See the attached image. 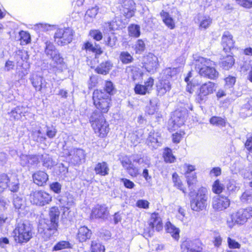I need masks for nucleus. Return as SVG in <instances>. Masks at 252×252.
<instances>
[{
  "label": "nucleus",
  "mask_w": 252,
  "mask_h": 252,
  "mask_svg": "<svg viewBox=\"0 0 252 252\" xmlns=\"http://www.w3.org/2000/svg\"><path fill=\"white\" fill-rule=\"evenodd\" d=\"M57 130L53 126H46V135L49 138H53L56 135Z\"/></svg>",
  "instance_id": "nucleus-54"
},
{
  "label": "nucleus",
  "mask_w": 252,
  "mask_h": 252,
  "mask_svg": "<svg viewBox=\"0 0 252 252\" xmlns=\"http://www.w3.org/2000/svg\"><path fill=\"white\" fill-rule=\"evenodd\" d=\"M141 136V132L135 131V132L130 133L128 138L133 145H136L137 143L140 142Z\"/></svg>",
  "instance_id": "nucleus-47"
},
{
  "label": "nucleus",
  "mask_w": 252,
  "mask_h": 252,
  "mask_svg": "<svg viewBox=\"0 0 252 252\" xmlns=\"http://www.w3.org/2000/svg\"><path fill=\"white\" fill-rule=\"evenodd\" d=\"M57 200L61 207L67 209H69L74 203L73 197L70 194L58 196Z\"/></svg>",
  "instance_id": "nucleus-26"
},
{
  "label": "nucleus",
  "mask_w": 252,
  "mask_h": 252,
  "mask_svg": "<svg viewBox=\"0 0 252 252\" xmlns=\"http://www.w3.org/2000/svg\"><path fill=\"white\" fill-rule=\"evenodd\" d=\"M82 49H85L87 51H91L94 53L96 55H100L102 53V51L99 45H97L95 43L94 45L89 42H87L84 43Z\"/></svg>",
  "instance_id": "nucleus-32"
},
{
  "label": "nucleus",
  "mask_w": 252,
  "mask_h": 252,
  "mask_svg": "<svg viewBox=\"0 0 252 252\" xmlns=\"http://www.w3.org/2000/svg\"><path fill=\"white\" fill-rule=\"evenodd\" d=\"M45 44V53L47 56L51 59V58L55 55L59 51L56 49L54 44L50 41H46Z\"/></svg>",
  "instance_id": "nucleus-33"
},
{
  "label": "nucleus",
  "mask_w": 252,
  "mask_h": 252,
  "mask_svg": "<svg viewBox=\"0 0 252 252\" xmlns=\"http://www.w3.org/2000/svg\"><path fill=\"white\" fill-rule=\"evenodd\" d=\"M10 204V201L4 197H0V212L4 211L7 208Z\"/></svg>",
  "instance_id": "nucleus-53"
},
{
  "label": "nucleus",
  "mask_w": 252,
  "mask_h": 252,
  "mask_svg": "<svg viewBox=\"0 0 252 252\" xmlns=\"http://www.w3.org/2000/svg\"><path fill=\"white\" fill-rule=\"evenodd\" d=\"M68 156H71L74 163H79L84 160L85 157V152L81 149H73L68 152Z\"/></svg>",
  "instance_id": "nucleus-21"
},
{
  "label": "nucleus",
  "mask_w": 252,
  "mask_h": 252,
  "mask_svg": "<svg viewBox=\"0 0 252 252\" xmlns=\"http://www.w3.org/2000/svg\"><path fill=\"white\" fill-rule=\"evenodd\" d=\"M123 7L122 13L127 18L132 17L135 12V3L133 0H117Z\"/></svg>",
  "instance_id": "nucleus-13"
},
{
  "label": "nucleus",
  "mask_w": 252,
  "mask_h": 252,
  "mask_svg": "<svg viewBox=\"0 0 252 252\" xmlns=\"http://www.w3.org/2000/svg\"><path fill=\"white\" fill-rule=\"evenodd\" d=\"M230 205L229 199L224 196H217L213 198L212 206L217 211H223Z\"/></svg>",
  "instance_id": "nucleus-15"
},
{
  "label": "nucleus",
  "mask_w": 252,
  "mask_h": 252,
  "mask_svg": "<svg viewBox=\"0 0 252 252\" xmlns=\"http://www.w3.org/2000/svg\"><path fill=\"white\" fill-rule=\"evenodd\" d=\"M165 227L167 232L170 233L175 240H178L180 237L179 229L175 227L170 222H167Z\"/></svg>",
  "instance_id": "nucleus-31"
},
{
  "label": "nucleus",
  "mask_w": 252,
  "mask_h": 252,
  "mask_svg": "<svg viewBox=\"0 0 252 252\" xmlns=\"http://www.w3.org/2000/svg\"><path fill=\"white\" fill-rule=\"evenodd\" d=\"M30 200L32 204L42 206L49 203L52 201V197L45 191L36 190L31 193Z\"/></svg>",
  "instance_id": "nucleus-10"
},
{
  "label": "nucleus",
  "mask_w": 252,
  "mask_h": 252,
  "mask_svg": "<svg viewBox=\"0 0 252 252\" xmlns=\"http://www.w3.org/2000/svg\"><path fill=\"white\" fill-rule=\"evenodd\" d=\"M172 180L175 187L185 193V189L183 187V184L180 179L178 175L176 173H174L172 175Z\"/></svg>",
  "instance_id": "nucleus-46"
},
{
  "label": "nucleus",
  "mask_w": 252,
  "mask_h": 252,
  "mask_svg": "<svg viewBox=\"0 0 252 252\" xmlns=\"http://www.w3.org/2000/svg\"><path fill=\"white\" fill-rule=\"evenodd\" d=\"M71 244L67 241H61L57 243L53 248V251H57L65 249L71 248Z\"/></svg>",
  "instance_id": "nucleus-39"
},
{
  "label": "nucleus",
  "mask_w": 252,
  "mask_h": 252,
  "mask_svg": "<svg viewBox=\"0 0 252 252\" xmlns=\"http://www.w3.org/2000/svg\"><path fill=\"white\" fill-rule=\"evenodd\" d=\"M120 60L124 64H128L133 61L132 56L127 52H122L120 55Z\"/></svg>",
  "instance_id": "nucleus-40"
},
{
  "label": "nucleus",
  "mask_w": 252,
  "mask_h": 252,
  "mask_svg": "<svg viewBox=\"0 0 252 252\" xmlns=\"http://www.w3.org/2000/svg\"><path fill=\"white\" fill-rule=\"evenodd\" d=\"M160 15L162 18V21L168 28L171 30L175 28V20L168 12L162 10L160 13Z\"/></svg>",
  "instance_id": "nucleus-29"
},
{
  "label": "nucleus",
  "mask_w": 252,
  "mask_h": 252,
  "mask_svg": "<svg viewBox=\"0 0 252 252\" xmlns=\"http://www.w3.org/2000/svg\"><path fill=\"white\" fill-rule=\"evenodd\" d=\"M9 182L10 179L6 174L0 175V192H1L7 188L8 183Z\"/></svg>",
  "instance_id": "nucleus-42"
},
{
  "label": "nucleus",
  "mask_w": 252,
  "mask_h": 252,
  "mask_svg": "<svg viewBox=\"0 0 252 252\" xmlns=\"http://www.w3.org/2000/svg\"><path fill=\"white\" fill-rule=\"evenodd\" d=\"M241 200L243 202L252 203V193L248 191L244 192L241 195Z\"/></svg>",
  "instance_id": "nucleus-56"
},
{
  "label": "nucleus",
  "mask_w": 252,
  "mask_h": 252,
  "mask_svg": "<svg viewBox=\"0 0 252 252\" xmlns=\"http://www.w3.org/2000/svg\"><path fill=\"white\" fill-rule=\"evenodd\" d=\"M90 35L97 41L100 40L102 38L101 32L99 31L96 30H91L90 32Z\"/></svg>",
  "instance_id": "nucleus-59"
},
{
  "label": "nucleus",
  "mask_w": 252,
  "mask_h": 252,
  "mask_svg": "<svg viewBox=\"0 0 252 252\" xmlns=\"http://www.w3.org/2000/svg\"><path fill=\"white\" fill-rule=\"evenodd\" d=\"M202 246L198 240H186L182 243L181 248L182 252H202Z\"/></svg>",
  "instance_id": "nucleus-11"
},
{
  "label": "nucleus",
  "mask_w": 252,
  "mask_h": 252,
  "mask_svg": "<svg viewBox=\"0 0 252 252\" xmlns=\"http://www.w3.org/2000/svg\"><path fill=\"white\" fill-rule=\"evenodd\" d=\"M114 90V87L112 82L111 81H106L105 85V90H102L104 91L105 93L110 94L112 93L113 91Z\"/></svg>",
  "instance_id": "nucleus-60"
},
{
  "label": "nucleus",
  "mask_w": 252,
  "mask_h": 252,
  "mask_svg": "<svg viewBox=\"0 0 252 252\" xmlns=\"http://www.w3.org/2000/svg\"><path fill=\"white\" fill-rule=\"evenodd\" d=\"M216 90L215 84L211 81L202 84L199 87L196 96V100L199 103L205 102L208 95L212 94Z\"/></svg>",
  "instance_id": "nucleus-9"
},
{
  "label": "nucleus",
  "mask_w": 252,
  "mask_h": 252,
  "mask_svg": "<svg viewBox=\"0 0 252 252\" xmlns=\"http://www.w3.org/2000/svg\"><path fill=\"white\" fill-rule=\"evenodd\" d=\"M40 158V155H30L28 166L36 165L39 162Z\"/></svg>",
  "instance_id": "nucleus-51"
},
{
  "label": "nucleus",
  "mask_w": 252,
  "mask_h": 252,
  "mask_svg": "<svg viewBox=\"0 0 252 252\" xmlns=\"http://www.w3.org/2000/svg\"><path fill=\"white\" fill-rule=\"evenodd\" d=\"M32 179L35 184L39 186H43L48 180V175L42 171H38L32 175Z\"/></svg>",
  "instance_id": "nucleus-24"
},
{
  "label": "nucleus",
  "mask_w": 252,
  "mask_h": 252,
  "mask_svg": "<svg viewBox=\"0 0 252 252\" xmlns=\"http://www.w3.org/2000/svg\"><path fill=\"white\" fill-rule=\"evenodd\" d=\"M221 44L223 51L227 53L234 47V41L233 40V36L228 31H225L223 33L221 38Z\"/></svg>",
  "instance_id": "nucleus-18"
},
{
  "label": "nucleus",
  "mask_w": 252,
  "mask_h": 252,
  "mask_svg": "<svg viewBox=\"0 0 252 252\" xmlns=\"http://www.w3.org/2000/svg\"><path fill=\"white\" fill-rule=\"evenodd\" d=\"M94 171L96 174L105 176L109 174V168L108 164L106 162L103 161L98 162L95 165Z\"/></svg>",
  "instance_id": "nucleus-28"
},
{
  "label": "nucleus",
  "mask_w": 252,
  "mask_h": 252,
  "mask_svg": "<svg viewBox=\"0 0 252 252\" xmlns=\"http://www.w3.org/2000/svg\"><path fill=\"white\" fill-rule=\"evenodd\" d=\"M195 22L199 24L200 30H205L211 25L212 20L209 16L199 14L195 19Z\"/></svg>",
  "instance_id": "nucleus-25"
},
{
  "label": "nucleus",
  "mask_w": 252,
  "mask_h": 252,
  "mask_svg": "<svg viewBox=\"0 0 252 252\" xmlns=\"http://www.w3.org/2000/svg\"><path fill=\"white\" fill-rule=\"evenodd\" d=\"M225 87L230 88L234 85L236 82V78L235 77L229 76L225 78Z\"/></svg>",
  "instance_id": "nucleus-63"
},
{
  "label": "nucleus",
  "mask_w": 252,
  "mask_h": 252,
  "mask_svg": "<svg viewBox=\"0 0 252 252\" xmlns=\"http://www.w3.org/2000/svg\"><path fill=\"white\" fill-rule=\"evenodd\" d=\"M224 189V185L221 183L218 179L214 182L212 185V191L217 194L221 193Z\"/></svg>",
  "instance_id": "nucleus-38"
},
{
  "label": "nucleus",
  "mask_w": 252,
  "mask_h": 252,
  "mask_svg": "<svg viewBox=\"0 0 252 252\" xmlns=\"http://www.w3.org/2000/svg\"><path fill=\"white\" fill-rule=\"evenodd\" d=\"M34 232L28 222L18 223L12 233L14 242L18 244L27 243L33 237Z\"/></svg>",
  "instance_id": "nucleus-2"
},
{
  "label": "nucleus",
  "mask_w": 252,
  "mask_h": 252,
  "mask_svg": "<svg viewBox=\"0 0 252 252\" xmlns=\"http://www.w3.org/2000/svg\"><path fill=\"white\" fill-rule=\"evenodd\" d=\"M210 122L211 124L220 126H225V120L220 117H213L210 119Z\"/></svg>",
  "instance_id": "nucleus-49"
},
{
  "label": "nucleus",
  "mask_w": 252,
  "mask_h": 252,
  "mask_svg": "<svg viewBox=\"0 0 252 252\" xmlns=\"http://www.w3.org/2000/svg\"><path fill=\"white\" fill-rule=\"evenodd\" d=\"M13 203L16 209H22L25 206V200L22 197L17 195H14Z\"/></svg>",
  "instance_id": "nucleus-41"
},
{
  "label": "nucleus",
  "mask_w": 252,
  "mask_h": 252,
  "mask_svg": "<svg viewBox=\"0 0 252 252\" xmlns=\"http://www.w3.org/2000/svg\"><path fill=\"white\" fill-rule=\"evenodd\" d=\"M9 190L11 192H16L19 189V181L17 179H15L14 181H12L8 184V187Z\"/></svg>",
  "instance_id": "nucleus-52"
},
{
  "label": "nucleus",
  "mask_w": 252,
  "mask_h": 252,
  "mask_svg": "<svg viewBox=\"0 0 252 252\" xmlns=\"http://www.w3.org/2000/svg\"><path fill=\"white\" fill-rule=\"evenodd\" d=\"M236 2L241 6L247 8L252 7V0H236Z\"/></svg>",
  "instance_id": "nucleus-62"
},
{
  "label": "nucleus",
  "mask_w": 252,
  "mask_h": 252,
  "mask_svg": "<svg viewBox=\"0 0 252 252\" xmlns=\"http://www.w3.org/2000/svg\"><path fill=\"white\" fill-rule=\"evenodd\" d=\"M143 66L147 71L154 73L156 71L158 63V59L152 53H149L145 56L143 60Z\"/></svg>",
  "instance_id": "nucleus-12"
},
{
  "label": "nucleus",
  "mask_w": 252,
  "mask_h": 252,
  "mask_svg": "<svg viewBox=\"0 0 252 252\" xmlns=\"http://www.w3.org/2000/svg\"><path fill=\"white\" fill-rule=\"evenodd\" d=\"M32 138L37 142H42L46 139V138L42 135L39 129H34L32 131Z\"/></svg>",
  "instance_id": "nucleus-43"
},
{
  "label": "nucleus",
  "mask_w": 252,
  "mask_h": 252,
  "mask_svg": "<svg viewBox=\"0 0 252 252\" xmlns=\"http://www.w3.org/2000/svg\"><path fill=\"white\" fill-rule=\"evenodd\" d=\"M73 33L72 30L69 28H64V33L62 40H58L59 45H63L70 43L72 41Z\"/></svg>",
  "instance_id": "nucleus-30"
},
{
  "label": "nucleus",
  "mask_w": 252,
  "mask_h": 252,
  "mask_svg": "<svg viewBox=\"0 0 252 252\" xmlns=\"http://www.w3.org/2000/svg\"><path fill=\"white\" fill-rule=\"evenodd\" d=\"M94 104L101 113H107L110 106L111 99L109 94L104 91L96 90L94 92Z\"/></svg>",
  "instance_id": "nucleus-4"
},
{
  "label": "nucleus",
  "mask_w": 252,
  "mask_h": 252,
  "mask_svg": "<svg viewBox=\"0 0 252 252\" xmlns=\"http://www.w3.org/2000/svg\"><path fill=\"white\" fill-rule=\"evenodd\" d=\"M154 83V79L150 77L144 82V85L136 84L134 87V92L136 94L141 95L149 94L153 89Z\"/></svg>",
  "instance_id": "nucleus-14"
},
{
  "label": "nucleus",
  "mask_w": 252,
  "mask_h": 252,
  "mask_svg": "<svg viewBox=\"0 0 252 252\" xmlns=\"http://www.w3.org/2000/svg\"><path fill=\"white\" fill-rule=\"evenodd\" d=\"M128 33L130 36L138 37L140 35V27L137 25H131L128 27Z\"/></svg>",
  "instance_id": "nucleus-44"
},
{
  "label": "nucleus",
  "mask_w": 252,
  "mask_h": 252,
  "mask_svg": "<svg viewBox=\"0 0 252 252\" xmlns=\"http://www.w3.org/2000/svg\"><path fill=\"white\" fill-rule=\"evenodd\" d=\"M160 137L158 132L151 131L148 134L146 140V143L149 147L153 148H157L160 143Z\"/></svg>",
  "instance_id": "nucleus-22"
},
{
  "label": "nucleus",
  "mask_w": 252,
  "mask_h": 252,
  "mask_svg": "<svg viewBox=\"0 0 252 252\" xmlns=\"http://www.w3.org/2000/svg\"><path fill=\"white\" fill-rule=\"evenodd\" d=\"M185 176L189 188H190L196 183L197 177L195 173H193L190 175L186 174Z\"/></svg>",
  "instance_id": "nucleus-50"
},
{
  "label": "nucleus",
  "mask_w": 252,
  "mask_h": 252,
  "mask_svg": "<svg viewBox=\"0 0 252 252\" xmlns=\"http://www.w3.org/2000/svg\"><path fill=\"white\" fill-rule=\"evenodd\" d=\"M90 250L92 252H104L105 247L98 239L93 240L91 243Z\"/></svg>",
  "instance_id": "nucleus-36"
},
{
  "label": "nucleus",
  "mask_w": 252,
  "mask_h": 252,
  "mask_svg": "<svg viewBox=\"0 0 252 252\" xmlns=\"http://www.w3.org/2000/svg\"><path fill=\"white\" fill-rule=\"evenodd\" d=\"M111 67L112 64L109 61H106L98 66L96 68L95 71L98 73L105 75L108 73Z\"/></svg>",
  "instance_id": "nucleus-35"
},
{
  "label": "nucleus",
  "mask_w": 252,
  "mask_h": 252,
  "mask_svg": "<svg viewBox=\"0 0 252 252\" xmlns=\"http://www.w3.org/2000/svg\"><path fill=\"white\" fill-rule=\"evenodd\" d=\"M92 235L91 230L85 226H81L78 229L77 238L79 242H84L89 239Z\"/></svg>",
  "instance_id": "nucleus-27"
},
{
  "label": "nucleus",
  "mask_w": 252,
  "mask_h": 252,
  "mask_svg": "<svg viewBox=\"0 0 252 252\" xmlns=\"http://www.w3.org/2000/svg\"><path fill=\"white\" fill-rule=\"evenodd\" d=\"M60 212L57 207H53L49 211L50 225L44 230V237L46 239H49L52 235L55 234L58 227L59 219Z\"/></svg>",
  "instance_id": "nucleus-6"
},
{
  "label": "nucleus",
  "mask_w": 252,
  "mask_h": 252,
  "mask_svg": "<svg viewBox=\"0 0 252 252\" xmlns=\"http://www.w3.org/2000/svg\"><path fill=\"white\" fill-rule=\"evenodd\" d=\"M235 63V60L233 56L228 55L223 58L220 63V66L225 70H228L232 67Z\"/></svg>",
  "instance_id": "nucleus-34"
},
{
  "label": "nucleus",
  "mask_w": 252,
  "mask_h": 252,
  "mask_svg": "<svg viewBox=\"0 0 252 252\" xmlns=\"http://www.w3.org/2000/svg\"><path fill=\"white\" fill-rule=\"evenodd\" d=\"M158 98H152L150 101L149 106L147 108V112L149 115L154 114L158 109Z\"/></svg>",
  "instance_id": "nucleus-37"
},
{
  "label": "nucleus",
  "mask_w": 252,
  "mask_h": 252,
  "mask_svg": "<svg viewBox=\"0 0 252 252\" xmlns=\"http://www.w3.org/2000/svg\"><path fill=\"white\" fill-rule=\"evenodd\" d=\"M43 162V165L47 168H51L54 164L50 156L46 154L40 155V158Z\"/></svg>",
  "instance_id": "nucleus-45"
},
{
  "label": "nucleus",
  "mask_w": 252,
  "mask_h": 252,
  "mask_svg": "<svg viewBox=\"0 0 252 252\" xmlns=\"http://www.w3.org/2000/svg\"><path fill=\"white\" fill-rule=\"evenodd\" d=\"M207 190L206 188H202L198 190L194 198L190 200L191 209L195 211H200L204 209L207 205Z\"/></svg>",
  "instance_id": "nucleus-8"
},
{
  "label": "nucleus",
  "mask_w": 252,
  "mask_h": 252,
  "mask_svg": "<svg viewBox=\"0 0 252 252\" xmlns=\"http://www.w3.org/2000/svg\"><path fill=\"white\" fill-rule=\"evenodd\" d=\"M163 158L166 162H173L175 159V157L173 155L171 150L169 148H166L163 153Z\"/></svg>",
  "instance_id": "nucleus-48"
},
{
  "label": "nucleus",
  "mask_w": 252,
  "mask_h": 252,
  "mask_svg": "<svg viewBox=\"0 0 252 252\" xmlns=\"http://www.w3.org/2000/svg\"><path fill=\"white\" fill-rule=\"evenodd\" d=\"M62 185L59 182H53L50 185V189L56 193H60L61 191Z\"/></svg>",
  "instance_id": "nucleus-58"
},
{
  "label": "nucleus",
  "mask_w": 252,
  "mask_h": 252,
  "mask_svg": "<svg viewBox=\"0 0 252 252\" xmlns=\"http://www.w3.org/2000/svg\"><path fill=\"white\" fill-rule=\"evenodd\" d=\"M171 77V69L167 68L163 70L159 80L156 84L158 95L163 96L171 89L169 79Z\"/></svg>",
  "instance_id": "nucleus-5"
},
{
  "label": "nucleus",
  "mask_w": 252,
  "mask_h": 252,
  "mask_svg": "<svg viewBox=\"0 0 252 252\" xmlns=\"http://www.w3.org/2000/svg\"><path fill=\"white\" fill-rule=\"evenodd\" d=\"M231 222L227 221V223L230 227H232L233 224H243L247 221L246 217L242 209L231 215Z\"/></svg>",
  "instance_id": "nucleus-20"
},
{
  "label": "nucleus",
  "mask_w": 252,
  "mask_h": 252,
  "mask_svg": "<svg viewBox=\"0 0 252 252\" xmlns=\"http://www.w3.org/2000/svg\"><path fill=\"white\" fill-rule=\"evenodd\" d=\"M90 121L93 122L92 126L95 132L98 133L99 136L105 137L108 133L109 125L102 114L94 112L91 117Z\"/></svg>",
  "instance_id": "nucleus-3"
},
{
  "label": "nucleus",
  "mask_w": 252,
  "mask_h": 252,
  "mask_svg": "<svg viewBox=\"0 0 252 252\" xmlns=\"http://www.w3.org/2000/svg\"><path fill=\"white\" fill-rule=\"evenodd\" d=\"M30 80L33 87L37 91L41 92L42 90L47 88L44 78L36 74H32L30 76Z\"/></svg>",
  "instance_id": "nucleus-17"
},
{
  "label": "nucleus",
  "mask_w": 252,
  "mask_h": 252,
  "mask_svg": "<svg viewBox=\"0 0 252 252\" xmlns=\"http://www.w3.org/2000/svg\"><path fill=\"white\" fill-rule=\"evenodd\" d=\"M149 225L150 227L157 231H159L162 229V223L161 218L157 213H153L149 220Z\"/></svg>",
  "instance_id": "nucleus-23"
},
{
  "label": "nucleus",
  "mask_w": 252,
  "mask_h": 252,
  "mask_svg": "<svg viewBox=\"0 0 252 252\" xmlns=\"http://www.w3.org/2000/svg\"><path fill=\"white\" fill-rule=\"evenodd\" d=\"M22 111L20 107H17L16 108L13 109L9 113L11 118H12L14 120H18L21 117V114Z\"/></svg>",
  "instance_id": "nucleus-57"
},
{
  "label": "nucleus",
  "mask_w": 252,
  "mask_h": 252,
  "mask_svg": "<svg viewBox=\"0 0 252 252\" xmlns=\"http://www.w3.org/2000/svg\"><path fill=\"white\" fill-rule=\"evenodd\" d=\"M195 69L202 76L210 79H215L219 76V72L212 66L214 63L211 60L203 57L193 55Z\"/></svg>",
  "instance_id": "nucleus-1"
},
{
  "label": "nucleus",
  "mask_w": 252,
  "mask_h": 252,
  "mask_svg": "<svg viewBox=\"0 0 252 252\" xmlns=\"http://www.w3.org/2000/svg\"><path fill=\"white\" fill-rule=\"evenodd\" d=\"M126 71L128 74V77L133 81L139 82L142 80L143 73L140 68L135 66H130L126 68Z\"/></svg>",
  "instance_id": "nucleus-19"
},
{
  "label": "nucleus",
  "mask_w": 252,
  "mask_h": 252,
  "mask_svg": "<svg viewBox=\"0 0 252 252\" xmlns=\"http://www.w3.org/2000/svg\"><path fill=\"white\" fill-rule=\"evenodd\" d=\"M20 35L21 43L27 44L31 42V36L29 33L22 31L20 32Z\"/></svg>",
  "instance_id": "nucleus-55"
},
{
  "label": "nucleus",
  "mask_w": 252,
  "mask_h": 252,
  "mask_svg": "<svg viewBox=\"0 0 252 252\" xmlns=\"http://www.w3.org/2000/svg\"><path fill=\"white\" fill-rule=\"evenodd\" d=\"M98 8L97 6H95L89 9L86 13V16H89L91 18H94L97 13Z\"/></svg>",
  "instance_id": "nucleus-64"
},
{
  "label": "nucleus",
  "mask_w": 252,
  "mask_h": 252,
  "mask_svg": "<svg viewBox=\"0 0 252 252\" xmlns=\"http://www.w3.org/2000/svg\"><path fill=\"white\" fill-rule=\"evenodd\" d=\"M188 113V110L186 108L176 110L168 122L169 129L175 130L184 125Z\"/></svg>",
  "instance_id": "nucleus-7"
},
{
  "label": "nucleus",
  "mask_w": 252,
  "mask_h": 252,
  "mask_svg": "<svg viewBox=\"0 0 252 252\" xmlns=\"http://www.w3.org/2000/svg\"><path fill=\"white\" fill-rule=\"evenodd\" d=\"M109 214L108 208L105 205H97L92 210L91 217L93 219L106 220Z\"/></svg>",
  "instance_id": "nucleus-16"
},
{
  "label": "nucleus",
  "mask_w": 252,
  "mask_h": 252,
  "mask_svg": "<svg viewBox=\"0 0 252 252\" xmlns=\"http://www.w3.org/2000/svg\"><path fill=\"white\" fill-rule=\"evenodd\" d=\"M145 48V45L144 41L141 39L137 40L135 45V50L136 53H141Z\"/></svg>",
  "instance_id": "nucleus-61"
}]
</instances>
